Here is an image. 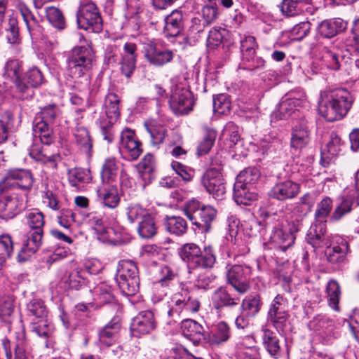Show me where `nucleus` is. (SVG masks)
Returning <instances> with one entry per match:
<instances>
[{"label": "nucleus", "mask_w": 359, "mask_h": 359, "mask_svg": "<svg viewBox=\"0 0 359 359\" xmlns=\"http://www.w3.org/2000/svg\"><path fill=\"white\" fill-rule=\"evenodd\" d=\"M118 167L114 158L105 161L101 170V177L103 182H109L116 176Z\"/></svg>", "instance_id": "nucleus-62"}, {"label": "nucleus", "mask_w": 359, "mask_h": 359, "mask_svg": "<svg viewBox=\"0 0 359 359\" xmlns=\"http://www.w3.org/2000/svg\"><path fill=\"white\" fill-rule=\"evenodd\" d=\"M287 301L278 294L271 302L267 314V320L277 331H283L287 325L289 314L287 311Z\"/></svg>", "instance_id": "nucleus-13"}, {"label": "nucleus", "mask_w": 359, "mask_h": 359, "mask_svg": "<svg viewBox=\"0 0 359 359\" xmlns=\"http://www.w3.org/2000/svg\"><path fill=\"white\" fill-rule=\"evenodd\" d=\"M231 337L229 326L224 321L218 323L211 331L206 334L205 341L211 346H219L226 342Z\"/></svg>", "instance_id": "nucleus-31"}, {"label": "nucleus", "mask_w": 359, "mask_h": 359, "mask_svg": "<svg viewBox=\"0 0 359 359\" xmlns=\"http://www.w3.org/2000/svg\"><path fill=\"white\" fill-rule=\"evenodd\" d=\"M217 137V132L215 130H208L203 138L200 141L197 147V155L207 154L213 147Z\"/></svg>", "instance_id": "nucleus-55"}, {"label": "nucleus", "mask_w": 359, "mask_h": 359, "mask_svg": "<svg viewBox=\"0 0 359 359\" xmlns=\"http://www.w3.org/2000/svg\"><path fill=\"white\" fill-rule=\"evenodd\" d=\"M24 79L31 87L36 88L44 83V77L39 69L37 67L30 68L25 74Z\"/></svg>", "instance_id": "nucleus-63"}, {"label": "nucleus", "mask_w": 359, "mask_h": 359, "mask_svg": "<svg viewBox=\"0 0 359 359\" xmlns=\"http://www.w3.org/2000/svg\"><path fill=\"white\" fill-rule=\"evenodd\" d=\"M76 142L79 144L82 150L88 156L91 155L93 143L89 132L83 127H78L75 131Z\"/></svg>", "instance_id": "nucleus-50"}, {"label": "nucleus", "mask_w": 359, "mask_h": 359, "mask_svg": "<svg viewBox=\"0 0 359 359\" xmlns=\"http://www.w3.org/2000/svg\"><path fill=\"white\" fill-rule=\"evenodd\" d=\"M242 65L243 68L248 70H255L262 68L264 66V60L256 55L255 50L242 52Z\"/></svg>", "instance_id": "nucleus-46"}, {"label": "nucleus", "mask_w": 359, "mask_h": 359, "mask_svg": "<svg viewBox=\"0 0 359 359\" xmlns=\"http://www.w3.org/2000/svg\"><path fill=\"white\" fill-rule=\"evenodd\" d=\"M184 29V15L181 9H175L165 18L163 34L165 38H175L181 36Z\"/></svg>", "instance_id": "nucleus-25"}, {"label": "nucleus", "mask_w": 359, "mask_h": 359, "mask_svg": "<svg viewBox=\"0 0 359 359\" xmlns=\"http://www.w3.org/2000/svg\"><path fill=\"white\" fill-rule=\"evenodd\" d=\"M332 200L330 197H325L317 204L315 211L316 222L325 224L327 217L332 210Z\"/></svg>", "instance_id": "nucleus-49"}, {"label": "nucleus", "mask_w": 359, "mask_h": 359, "mask_svg": "<svg viewBox=\"0 0 359 359\" xmlns=\"http://www.w3.org/2000/svg\"><path fill=\"white\" fill-rule=\"evenodd\" d=\"M121 327V318L118 316H114L99 332L100 344L107 347L114 344L118 338Z\"/></svg>", "instance_id": "nucleus-27"}, {"label": "nucleus", "mask_w": 359, "mask_h": 359, "mask_svg": "<svg viewBox=\"0 0 359 359\" xmlns=\"http://www.w3.org/2000/svg\"><path fill=\"white\" fill-rule=\"evenodd\" d=\"M208 25L203 20L199 18H194L191 22V26L189 29V33L183 39L187 45H192L200 38V34L203 33Z\"/></svg>", "instance_id": "nucleus-42"}, {"label": "nucleus", "mask_w": 359, "mask_h": 359, "mask_svg": "<svg viewBox=\"0 0 359 359\" xmlns=\"http://www.w3.org/2000/svg\"><path fill=\"white\" fill-rule=\"evenodd\" d=\"M262 305V302L259 294L249 295L243 299L241 309L245 315L255 317L259 312Z\"/></svg>", "instance_id": "nucleus-40"}, {"label": "nucleus", "mask_w": 359, "mask_h": 359, "mask_svg": "<svg viewBox=\"0 0 359 359\" xmlns=\"http://www.w3.org/2000/svg\"><path fill=\"white\" fill-rule=\"evenodd\" d=\"M44 152L43 148L40 149L38 146L33 145L30 149L29 155L32 158L41 162L53 171L56 170L58 163L61 161L60 155L58 153L48 155Z\"/></svg>", "instance_id": "nucleus-30"}, {"label": "nucleus", "mask_w": 359, "mask_h": 359, "mask_svg": "<svg viewBox=\"0 0 359 359\" xmlns=\"http://www.w3.org/2000/svg\"><path fill=\"white\" fill-rule=\"evenodd\" d=\"M14 299L12 296H5L0 299V323L10 327L14 316Z\"/></svg>", "instance_id": "nucleus-36"}, {"label": "nucleus", "mask_w": 359, "mask_h": 359, "mask_svg": "<svg viewBox=\"0 0 359 359\" xmlns=\"http://www.w3.org/2000/svg\"><path fill=\"white\" fill-rule=\"evenodd\" d=\"M250 275V269L248 266L236 264L227 271L226 278L236 292L243 294L249 290Z\"/></svg>", "instance_id": "nucleus-19"}, {"label": "nucleus", "mask_w": 359, "mask_h": 359, "mask_svg": "<svg viewBox=\"0 0 359 359\" xmlns=\"http://www.w3.org/2000/svg\"><path fill=\"white\" fill-rule=\"evenodd\" d=\"M119 102L116 94L108 93L104 100V112L96 121L104 140L108 143L112 142L114 138L113 126L120 116Z\"/></svg>", "instance_id": "nucleus-6"}, {"label": "nucleus", "mask_w": 359, "mask_h": 359, "mask_svg": "<svg viewBox=\"0 0 359 359\" xmlns=\"http://www.w3.org/2000/svg\"><path fill=\"white\" fill-rule=\"evenodd\" d=\"M343 40L337 38L333 40L330 46H325L323 55L319 63H313V72L316 74L322 73V70L326 68L330 70L338 71L341 68L342 56L339 50L342 46Z\"/></svg>", "instance_id": "nucleus-11"}, {"label": "nucleus", "mask_w": 359, "mask_h": 359, "mask_svg": "<svg viewBox=\"0 0 359 359\" xmlns=\"http://www.w3.org/2000/svg\"><path fill=\"white\" fill-rule=\"evenodd\" d=\"M97 196L103 201L104 205L109 208H116L120 201L118 191L114 187L99 189Z\"/></svg>", "instance_id": "nucleus-45"}, {"label": "nucleus", "mask_w": 359, "mask_h": 359, "mask_svg": "<svg viewBox=\"0 0 359 359\" xmlns=\"http://www.w3.org/2000/svg\"><path fill=\"white\" fill-rule=\"evenodd\" d=\"M33 182L34 179L29 170H8L0 181V194L15 189L28 190L32 188Z\"/></svg>", "instance_id": "nucleus-10"}, {"label": "nucleus", "mask_w": 359, "mask_h": 359, "mask_svg": "<svg viewBox=\"0 0 359 359\" xmlns=\"http://www.w3.org/2000/svg\"><path fill=\"white\" fill-rule=\"evenodd\" d=\"M139 172L145 182H150L154 177V158L153 155L147 154L138 165Z\"/></svg>", "instance_id": "nucleus-47"}, {"label": "nucleus", "mask_w": 359, "mask_h": 359, "mask_svg": "<svg viewBox=\"0 0 359 359\" xmlns=\"http://www.w3.org/2000/svg\"><path fill=\"white\" fill-rule=\"evenodd\" d=\"M282 13L287 17H293L311 9L309 0H283L280 6Z\"/></svg>", "instance_id": "nucleus-33"}, {"label": "nucleus", "mask_w": 359, "mask_h": 359, "mask_svg": "<svg viewBox=\"0 0 359 359\" xmlns=\"http://www.w3.org/2000/svg\"><path fill=\"white\" fill-rule=\"evenodd\" d=\"M181 330L182 335L195 344L199 343L201 340L205 341L206 339V334L203 326L196 320L191 319L182 320Z\"/></svg>", "instance_id": "nucleus-29"}, {"label": "nucleus", "mask_w": 359, "mask_h": 359, "mask_svg": "<svg viewBox=\"0 0 359 359\" xmlns=\"http://www.w3.org/2000/svg\"><path fill=\"white\" fill-rule=\"evenodd\" d=\"M299 191V184L290 180H279L271 188L269 195L272 198L285 201L296 198Z\"/></svg>", "instance_id": "nucleus-23"}, {"label": "nucleus", "mask_w": 359, "mask_h": 359, "mask_svg": "<svg viewBox=\"0 0 359 359\" xmlns=\"http://www.w3.org/2000/svg\"><path fill=\"white\" fill-rule=\"evenodd\" d=\"M27 342L23 331L16 333L14 355L13 356L11 343L7 338L2 339V346L5 351L6 359H27L26 348Z\"/></svg>", "instance_id": "nucleus-26"}, {"label": "nucleus", "mask_w": 359, "mask_h": 359, "mask_svg": "<svg viewBox=\"0 0 359 359\" xmlns=\"http://www.w3.org/2000/svg\"><path fill=\"white\" fill-rule=\"evenodd\" d=\"M262 331L263 332L262 341L264 348L271 356L275 358H279L281 348L278 337L266 327H263Z\"/></svg>", "instance_id": "nucleus-32"}, {"label": "nucleus", "mask_w": 359, "mask_h": 359, "mask_svg": "<svg viewBox=\"0 0 359 359\" xmlns=\"http://www.w3.org/2000/svg\"><path fill=\"white\" fill-rule=\"evenodd\" d=\"M298 229L294 223L278 224L275 226L271 235V241L282 251L291 248L296 239L295 233Z\"/></svg>", "instance_id": "nucleus-16"}, {"label": "nucleus", "mask_w": 359, "mask_h": 359, "mask_svg": "<svg viewBox=\"0 0 359 359\" xmlns=\"http://www.w3.org/2000/svg\"><path fill=\"white\" fill-rule=\"evenodd\" d=\"M22 72V63L18 60H8L4 66V76L11 79L15 84L17 89L21 93H26L29 89L27 84L20 80Z\"/></svg>", "instance_id": "nucleus-28"}, {"label": "nucleus", "mask_w": 359, "mask_h": 359, "mask_svg": "<svg viewBox=\"0 0 359 359\" xmlns=\"http://www.w3.org/2000/svg\"><path fill=\"white\" fill-rule=\"evenodd\" d=\"M309 122L301 119L292 128L290 147L297 151L306 147L310 142Z\"/></svg>", "instance_id": "nucleus-24"}, {"label": "nucleus", "mask_w": 359, "mask_h": 359, "mask_svg": "<svg viewBox=\"0 0 359 359\" xmlns=\"http://www.w3.org/2000/svg\"><path fill=\"white\" fill-rule=\"evenodd\" d=\"M164 225L169 233L176 236H182L187 230V222L181 217H166Z\"/></svg>", "instance_id": "nucleus-44"}, {"label": "nucleus", "mask_w": 359, "mask_h": 359, "mask_svg": "<svg viewBox=\"0 0 359 359\" xmlns=\"http://www.w3.org/2000/svg\"><path fill=\"white\" fill-rule=\"evenodd\" d=\"M149 212L147 209L137 203H129L124 208V215L130 224L139 222Z\"/></svg>", "instance_id": "nucleus-43"}, {"label": "nucleus", "mask_w": 359, "mask_h": 359, "mask_svg": "<svg viewBox=\"0 0 359 359\" xmlns=\"http://www.w3.org/2000/svg\"><path fill=\"white\" fill-rule=\"evenodd\" d=\"M18 9L27 26L29 32L32 34V32L39 27V22L36 17L33 15L30 9L23 3L18 5Z\"/></svg>", "instance_id": "nucleus-56"}, {"label": "nucleus", "mask_w": 359, "mask_h": 359, "mask_svg": "<svg viewBox=\"0 0 359 359\" xmlns=\"http://www.w3.org/2000/svg\"><path fill=\"white\" fill-rule=\"evenodd\" d=\"M96 299L100 304L110 303L114 300L111 287L106 284H100L94 289Z\"/></svg>", "instance_id": "nucleus-64"}, {"label": "nucleus", "mask_w": 359, "mask_h": 359, "mask_svg": "<svg viewBox=\"0 0 359 359\" xmlns=\"http://www.w3.org/2000/svg\"><path fill=\"white\" fill-rule=\"evenodd\" d=\"M142 144L137 137L133 139L129 143L126 144L123 146V148L120 149L121 153H124L128 157L132 160H136L142 153V149L141 147Z\"/></svg>", "instance_id": "nucleus-61"}, {"label": "nucleus", "mask_w": 359, "mask_h": 359, "mask_svg": "<svg viewBox=\"0 0 359 359\" xmlns=\"http://www.w3.org/2000/svg\"><path fill=\"white\" fill-rule=\"evenodd\" d=\"M31 329L38 336L47 339L52 334L53 327L46 318H43L37 319L36 321L33 319L31 323Z\"/></svg>", "instance_id": "nucleus-53"}, {"label": "nucleus", "mask_w": 359, "mask_h": 359, "mask_svg": "<svg viewBox=\"0 0 359 359\" xmlns=\"http://www.w3.org/2000/svg\"><path fill=\"white\" fill-rule=\"evenodd\" d=\"M145 127L154 146H158L163 142L166 133L165 127L154 123H145Z\"/></svg>", "instance_id": "nucleus-54"}, {"label": "nucleus", "mask_w": 359, "mask_h": 359, "mask_svg": "<svg viewBox=\"0 0 359 359\" xmlns=\"http://www.w3.org/2000/svg\"><path fill=\"white\" fill-rule=\"evenodd\" d=\"M326 236L325 224L316 222L309 230L306 234V240L315 248H319L326 245L325 242Z\"/></svg>", "instance_id": "nucleus-35"}, {"label": "nucleus", "mask_w": 359, "mask_h": 359, "mask_svg": "<svg viewBox=\"0 0 359 359\" xmlns=\"http://www.w3.org/2000/svg\"><path fill=\"white\" fill-rule=\"evenodd\" d=\"M201 253V248L194 243H187L182 248L180 255L186 262L189 269H191L194 262Z\"/></svg>", "instance_id": "nucleus-52"}, {"label": "nucleus", "mask_w": 359, "mask_h": 359, "mask_svg": "<svg viewBox=\"0 0 359 359\" xmlns=\"http://www.w3.org/2000/svg\"><path fill=\"white\" fill-rule=\"evenodd\" d=\"M199 254L191 269H212L216 262L213 248L211 246L205 247Z\"/></svg>", "instance_id": "nucleus-39"}, {"label": "nucleus", "mask_w": 359, "mask_h": 359, "mask_svg": "<svg viewBox=\"0 0 359 359\" xmlns=\"http://www.w3.org/2000/svg\"><path fill=\"white\" fill-rule=\"evenodd\" d=\"M60 115V108L55 104L43 107L36 114L33 121V133L42 144L50 145L54 142L52 125Z\"/></svg>", "instance_id": "nucleus-3"}, {"label": "nucleus", "mask_w": 359, "mask_h": 359, "mask_svg": "<svg viewBox=\"0 0 359 359\" xmlns=\"http://www.w3.org/2000/svg\"><path fill=\"white\" fill-rule=\"evenodd\" d=\"M156 327V321L152 311L147 310L138 313L130 323V332L133 337L149 334Z\"/></svg>", "instance_id": "nucleus-18"}, {"label": "nucleus", "mask_w": 359, "mask_h": 359, "mask_svg": "<svg viewBox=\"0 0 359 359\" xmlns=\"http://www.w3.org/2000/svg\"><path fill=\"white\" fill-rule=\"evenodd\" d=\"M169 104L175 114H188L193 110L194 105L193 95L189 90L176 86L172 91Z\"/></svg>", "instance_id": "nucleus-14"}, {"label": "nucleus", "mask_w": 359, "mask_h": 359, "mask_svg": "<svg viewBox=\"0 0 359 359\" xmlns=\"http://www.w3.org/2000/svg\"><path fill=\"white\" fill-rule=\"evenodd\" d=\"M94 54L86 46L74 47L67 56L65 74L72 79H79L93 67Z\"/></svg>", "instance_id": "nucleus-5"}, {"label": "nucleus", "mask_w": 359, "mask_h": 359, "mask_svg": "<svg viewBox=\"0 0 359 359\" xmlns=\"http://www.w3.org/2000/svg\"><path fill=\"white\" fill-rule=\"evenodd\" d=\"M116 281L121 292L127 296L135 294L139 290L140 278L135 263L124 259L118 262Z\"/></svg>", "instance_id": "nucleus-7"}, {"label": "nucleus", "mask_w": 359, "mask_h": 359, "mask_svg": "<svg viewBox=\"0 0 359 359\" xmlns=\"http://www.w3.org/2000/svg\"><path fill=\"white\" fill-rule=\"evenodd\" d=\"M158 226L156 225L154 216L150 212L147 213L139 222L137 226V232L140 237L143 238H151L157 233Z\"/></svg>", "instance_id": "nucleus-38"}, {"label": "nucleus", "mask_w": 359, "mask_h": 359, "mask_svg": "<svg viewBox=\"0 0 359 359\" xmlns=\"http://www.w3.org/2000/svg\"><path fill=\"white\" fill-rule=\"evenodd\" d=\"M142 52L144 58L151 65L162 67L170 62L174 53L172 50L159 48L154 40H147L142 43Z\"/></svg>", "instance_id": "nucleus-12"}, {"label": "nucleus", "mask_w": 359, "mask_h": 359, "mask_svg": "<svg viewBox=\"0 0 359 359\" xmlns=\"http://www.w3.org/2000/svg\"><path fill=\"white\" fill-rule=\"evenodd\" d=\"M185 215L196 226L195 231L206 233L211 231L217 217V210L210 205H204L198 201L191 200L184 207Z\"/></svg>", "instance_id": "nucleus-4"}, {"label": "nucleus", "mask_w": 359, "mask_h": 359, "mask_svg": "<svg viewBox=\"0 0 359 359\" xmlns=\"http://www.w3.org/2000/svg\"><path fill=\"white\" fill-rule=\"evenodd\" d=\"M172 301L174 304L168 311L170 317H180L181 314L188 316L196 313L201 305L198 299L185 285H182L180 290L173 295Z\"/></svg>", "instance_id": "nucleus-8"}, {"label": "nucleus", "mask_w": 359, "mask_h": 359, "mask_svg": "<svg viewBox=\"0 0 359 359\" xmlns=\"http://www.w3.org/2000/svg\"><path fill=\"white\" fill-rule=\"evenodd\" d=\"M355 201V198L354 196L349 195L347 196H341L339 203L336 205L330 217V221L332 222L341 221L346 215L352 211V207Z\"/></svg>", "instance_id": "nucleus-34"}, {"label": "nucleus", "mask_w": 359, "mask_h": 359, "mask_svg": "<svg viewBox=\"0 0 359 359\" xmlns=\"http://www.w3.org/2000/svg\"><path fill=\"white\" fill-rule=\"evenodd\" d=\"M306 99L303 93L290 94L283 97L279 103L274 115L279 119L287 118L298 110V107H304Z\"/></svg>", "instance_id": "nucleus-22"}, {"label": "nucleus", "mask_w": 359, "mask_h": 359, "mask_svg": "<svg viewBox=\"0 0 359 359\" xmlns=\"http://www.w3.org/2000/svg\"><path fill=\"white\" fill-rule=\"evenodd\" d=\"M241 295L233 288L220 287L211 296L212 305L216 310H221L224 307L233 308L238 305Z\"/></svg>", "instance_id": "nucleus-21"}, {"label": "nucleus", "mask_w": 359, "mask_h": 359, "mask_svg": "<svg viewBox=\"0 0 359 359\" xmlns=\"http://www.w3.org/2000/svg\"><path fill=\"white\" fill-rule=\"evenodd\" d=\"M252 187L242 184L234 183L233 198L237 204L250 205L251 202L257 200V195L252 191Z\"/></svg>", "instance_id": "nucleus-37"}, {"label": "nucleus", "mask_w": 359, "mask_h": 359, "mask_svg": "<svg viewBox=\"0 0 359 359\" xmlns=\"http://www.w3.org/2000/svg\"><path fill=\"white\" fill-rule=\"evenodd\" d=\"M175 277L176 273H174L170 267L163 266L161 268L158 279L154 283V287L155 289H158L160 287H169Z\"/></svg>", "instance_id": "nucleus-59"}, {"label": "nucleus", "mask_w": 359, "mask_h": 359, "mask_svg": "<svg viewBox=\"0 0 359 359\" xmlns=\"http://www.w3.org/2000/svg\"><path fill=\"white\" fill-rule=\"evenodd\" d=\"M349 243L346 238L334 236L332 243L327 248V260L332 264L340 265L347 262V257L351 253Z\"/></svg>", "instance_id": "nucleus-17"}, {"label": "nucleus", "mask_w": 359, "mask_h": 359, "mask_svg": "<svg viewBox=\"0 0 359 359\" xmlns=\"http://www.w3.org/2000/svg\"><path fill=\"white\" fill-rule=\"evenodd\" d=\"M46 16L49 22L58 29H63L66 26L65 19L62 11L55 7H49L46 10Z\"/></svg>", "instance_id": "nucleus-60"}, {"label": "nucleus", "mask_w": 359, "mask_h": 359, "mask_svg": "<svg viewBox=\"0 0 359 359\" xmlns=\"http://www.w3.org/2000/svg\"><path fill=\"white\" fill-rule=\"evenodd\" d=\"M91 181L92 175L88 169L78 168L69 172V182L74 187L79 183H90Z\"/></svg>", "instance_id": "nucleus-57"}, {"label": "nucleus", "mask_w": 359, "mask_h": 359, "mask_svg": "<svg viewBox=\"0 0 359 359\" xmlns=\"http://www.w3.org/2000/svg\"><path fill=\"white\" fill-rule=\"evenodd\" d=\"M354 100L352 93L345 88L322 92L318 103L319 113L327 121L340 120L348 114Z\"/></svg>", "instance_id": "nucleus-1"}, {"label": "nucleus", "mask_w": 359, "mask_h": 359, "mask_svg": "<svg viewBox=\"0 0 359 359\" xmlns=\"http://www.w3.org/2000/svg\"><path fill=\"white\" fill-rule=\"evenodd\" d=\"M231 102L229 95L219 94L213 97V111L219 114H226L230 111Z\"/></svg>", "instance_id": "nucleus-58"}, {"label": "nucleus", "mask_w": 359, "mask_h": 359, "mask_svg": "<svg viewBox=\"0 0 359 359\" xmlns=\"http://www.w3.org/2000/svg\"><path fill=\"white\" fill-rule=\"evenodd\" d=\"M260 177V172L257 168H248L242 170L236 180V183L252 187Z\"/></svg>", "instance_id": "nucleus-48"}, {"label": "nucleus", "mask_w": 359, "mask_h": 359, "mask_svg": "<svg viewBox=\"0 0 359 359\" xmlns=\"http://www.w3.org/2000/svg\"><path fill=\"white\" fill-rule=\"evenodd\" d=\"M28 316L36 319L46 318L48 309L43 300L34 298L27 304Z\"/></svg>", "instance_id": "nucleus-51"}, {"label": "nucleus", "mask_w": 359, "mask_h": 359, "mask_svg": "<svg viewBox=\"0 0 359 359\" xmlns=\"http://www.w3.org/2000/svg\"><path fill=\"white\" fill-rule=\"evenodd\" d=\"M76 21L79 28L90 32L99 33L102 30V19L96 5L88 1L82 3L76 13Z\"/></svg>", "instance_id": "nucleus-9"}, {"label": "nucleus", "mask_w": 359, "mask_h": 359, "mask_svg": "<svg viewBox=\"0 0 359 359\" xmlns=\"http://www.w3.org/2000/svg\"><path fill=\"white\" fill-rule=\"evenodd\" d=\"M327 301L330 308L334 311H339V303L341 298V288L338 282L330 280L326 286Z\"/></svg>", "instance_id": "nucleus-41"}, {"label": "nucleus", "mask_w": 359, "mask_h": 359, "mask_svg": "<svg viewBox=\"0 0 359 359\" xmlns=\"http://www.w3.org/2000/svg\"><path fill=\"white\" fill-rule=\"evenodd\" d=\"M25 223L29 230L23 238L22 246L18 253L20 261L27 260L41 246L45 224L44 215L39 210L32 209L26 213Z\"/></svg>", "instance_id": "nucleus-2"}, {"label": "nucleus", "mask_w": 359, "mask_h": 359, "mask_svg": "<svg viewBox=\"0 0 359 359\" xmlns=\"http://www.w3.org/2000/svg\"><path fill=\"white\" fill-rule=\"evenodd\" d=\"M221 168H210L205 171L201 178L203 186L207 191L217 200L223 198L226 193Z\"/></svg>", "instance_id": "nucleus-15"}, {"label": "nucleus", "mask_w": 359, "mask_h": 359, "mask_svg": "<svg viewBox=\"0 0 359 359\" xmlns=\"http://www.w3.org/2000/svg\"><path fill=\"white\" fill-rule=\"evenodd\" d=\"M347 28V22L337 18L327 19L320 22L316 28V39L321 43L323 39H331Z\"/></svg>", "instance_id": "nucleus-20"}]
</instances>
